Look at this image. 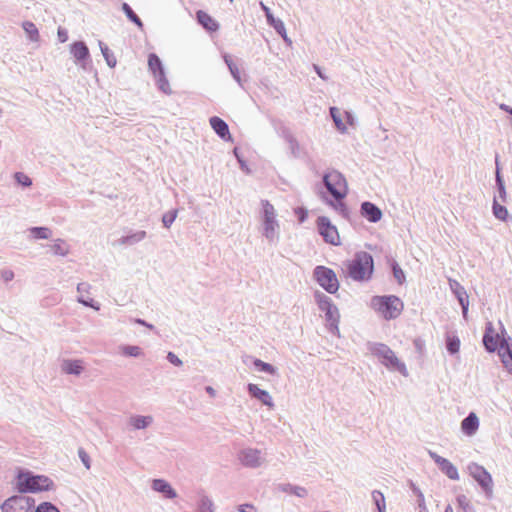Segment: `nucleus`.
<instances>
[{"label": "nucleus", "instance_id": "8fccbe9b", "mask_svg": "<svg viewBox=\"0 0 512 512\" xmlns=\"http://www.w3.org/2000/svg\"><path fill=\"white\" fill-rule=\"evenodd\" d=\"M16 182L24 187H29L32 185V180L29 176L22 172H17L14 176Z\"/></svg>", "mask_w": 512, "mask_h": 512}, {"label": "nucleus", "instance_id": "864d4df0", "mask_svg": "<svg viewBox=\"0 0 512 512\" xmlns=\"http://www.w3.org/2000/svg\"><path fill=\"white\" fill-rule=\"evenodd\" d=\"M496 188H497V190H496L494 197H498L499 202L506 203L507 202V191H506L505 185H502V186H499Z\"/></svg>", "mask_w": 512, "mask_h": 512}, {"label": "nucleus", "instance_id": "c9c22d12", "mask_svg": "<svg viewBox=\"0 0 512 512\" xmlns=\"http://www.w3.org/2000/svg\"><path fill=\"white\" fill-rule=\"evenodd\" d=\"M22 28L26 34V37L31 42H39L40 34L36 25L31 21H24L22 23Z\"/></svg>", "mask_w": 512, "mask_h": 512}, {"label": "nucleus", "instance_id": "680f3d73", "mask_svg": "<svg viewBox=\"0 0 512 512\" xmlns=\"http://www.w3.org/2000/svg\"><path fill=\"white\" fill-rule=\"evenodd\" d=\"M495 180H496V187H499V186H502V185H505L504 183V180L500 174V171H499V168L497 167L496 169V175H495Z\"/></svg>", "mask_w": 512, "mask_h": 512}, {"label": "nucleus", "instance_id": "f257e3e1", "mask_svg": "<svg viewBox=\"0 0 512 512\" xmlns=\"http://www.w3.org/2000/svg\"><path fill=\"white\" fill-rule=\"evenodd\" d=\"M259 211V232L262 237L271 245L280 240L281 226L275 207L268 201H261Z\"/></svg>", "mask_w": 512, "mask_h": 512}, {"label": "nucleus", "instance_id": "c03bdc74", "mask_svg": "<svg viewBox=\"0 0 512 512\" xmlns=\"http://www.w3.org/2000/svg\"><path fill=\"white\" fill-rule=\"evenodd\" d=\"M448 283L451 292L455 295L456 298L467 293L465 288L457 280L449 278Z\"/></svg>", "mask_w": 512, "mask_h": 512}, {"label": "nucleus", "instance_id": "dca6fc26", "mask_svg": "<svg viewBox=\"0 0 512 512\" xmlns=\"http://www.w3.org/2000/svg\"><path fill=\"white\" fill-rule=\"evenodd\" d=\"M429 456L434 460L439 469L451 480H459V473L456 466L448 459L438 455L436 452L429 450Z\"/></svg>", "mask_w": 512, "mask_h": 512}, {"label": "nucleus", "instance_id": "c756f323", "mask_svg": "<svg viewBox=\"0 0 512 512\" xmlns=\"http://www.w3.org/2000/svg\"><path fill=\"white\" fill-rule=\"evenodd\" d=\"M246 359L252 362V364L254 365L255 369L258 372H263L272 376L278 375V369L272 364L264 362L257 358H253L251 356H247Z\"/></svg>", "mask_w": 512, "mask_h": 512}, {"label": "nucleus", "instance_id": "4d7b16f0", "mask_svg": "<svg viewBox=\"0 0 512 512\" xmlns=\"http://www.w3.org/2000/svg\"><path fill=\"white\" fill-rule=\"evenodd\" d=\"M167 360H168L171 364H173V365H175V366H177V367H180V366H182V365H183L182 360H181V359H180L176 354H174L173 352H169V353L167 354Z\"/></svg>", "mask_w": 512, "mask_h": 512}, {"label": "nucleus", "instance_id": "412c9836", "mask_svg": "<svg viewBox=\"0 0 512 512\" xmlns=\"http://www.w3.org/2000/svg\"><path fill=\"white\" fill-rule=\"evenodd\" d=\"M154 423L152 415L132 414L128 417L127 425L131 430H145Z\"/></svg>", "mask_w": 512, "mask_h": 512}, {"label": "nucleus", "instance_id": "423d86ee", "mask_svg": "<svg viewBox=\"0 0 512 512\" xmlns=\"http://www.w3.org/2000/svg\"><path fill=\"white\" fill-rule=\"evenodd\" d=\"M373 270V258L365 251L357 252L347 264L348 275L355 281H368L373 274Z\"/></svg>", "mask_w": 512, "mask_h": 512}, {"label": "nucleus", "instance_id": "0e129e2a", "mask_svg": "<svg viewBox=\"0 0 512 512\" xmlns=\"http://www.w3.org/2000/svg\"><path fill=\"white\" fill-rule=\"evenodd\" d=\"M288 142L290 144V148L294 151L295 148L298 147V142L295 138H293L292 136H289L288 137Z\"/></svg>", "mask_w": 512, "mask_h": 512}, {"label": "nucleus", "instance_id": "e433bc0d", "mask_svg": "<svg viewBox=\"0 0 512 512\" xmlns=\"http://www.w3.org/2000/svg\"><path fill=\"white\" fill-rule=\"evenodd\" d=\"M371 499L376 506L377 512H387L385 496L381 491L373 490L371 492Z\"/></svg>", "mask_w": 512, "mask_h": 512}, {"label": "nucleus", "instance_id": "338daca9", "mask_svg": "<svg viewBox=\"0 0 512 512\" xmlns=\"http://www.w3.org/2000/svg\"><path fill=\"white\" fill-rule=\"evenodd\" d=\"M205 390L211 397L214 398L216 396V390L212 386H207Z\"/></svg>", "mask_w": 512, "mask_h": 512}, {"label": "nucleus", "instance_id": "de8ad7c7", "mask_svg": "<svg viewBox=\"0 0 512 512\" xmlns=\"http://www.w3.org/2000/svg\"><path fill=\"white\" fill-rule=\"evenodd\" d=\"M392 271H393V276L396 279V281L399 284H403L405 282V274H404L403 270L401 269V267L396 262L392 263Z\"/></svg>", "mask_w": 512, "mask_h": 512}, {"label": "nucleus", "instance_id": "1a4fd4ad", "mask_svg": "<svg viewBox=\"0 0 512 512\" xmlns=\"http://www.w3.org/2000/svg\"><path fill=\"white\" fill-rule=\"evenodd\" d=\"M315 281L328 293L334 294L339 289V281L335 272L325 266H316L313 271Z\"/></svg>", "mask_w": 512, "mask_h": 512}, {"label": "nucleus", "instance_id": "052dcab7", "mask_svg": "<svg viewBox=\"0 0 512 512\" xmlns=\"http://www.w3.org/2000/svg\"><path fill=\"white\" fill-rule=\"evenodd\" d=\"M57 37L61 43H65L68 40V32L66 29L59 27L57 30Z\"/></svg>", "mask_w": 512, "mask_h": 512}, {"label": "nucleus", "instance_id": "09e8293b", "mask_svg": "<svg viewBox=\"0 0 512 512\" xmlns=\"http://www.w3.org/2000/svg\"><path fill=\"white\" fill-rule=\"evenodd\" d=\"M33 512H60L59 509L50 502H43L37 506Z\"/></svg>", "mask_w": 512, "mask_h": 512}, {"label": "nucleus", "instance_id": "7ed1b4c3", "mask_svg": "<svg viewBox=\"0 0 512 512\" xmlns=\"http://www.w3.org/2000/svg\"><path fill=\"white\" fill-rule=\"evenodd\" d=\"M323 182L329 193L334 197L335 201H327L336 211L345 209L344 203L341 201L348 193V185L345 177L337 170L327 172L323 177Z\"/></svg>", "mask_w": 512, "mask_h": 512}, {"label": "nucleus", "instance_id": "6ab92c4d", "mask_svg": "<svg viewBox=\"0 0 512 512\" xmlns=\"http://www.w3.org/2000/svg\"><path fill=\"white\" fill-rule=\"evenodd\" d=\"M151 489L160 494L164 499L173 500L177 498L178 493L173 486L165 479L157 478L151 481Z\"/></svg>", "mask_w": 512, "mask_h": 512}, {"label": "nucleus", "instance_id": "2eb2a0df", "mask_svg": "<svg viewBox=\"0 0 512 512\" xmlns=\"http://www.w3.org/2000/svg\"><path fill=\"white\" fill-rule=\"evenodd\" d=\"M247 392L251 398L257 400L263 406H266L269 410L274 409L275 404L269 391L262 389L257 384L249 383L247 384Z\"/></svg>", "mask_w": 512, "mask_h": 512}, {"label": "nucleus", "instance_id": "473e14b6", "mask_svg": "<svg viewBox=\"0 0 512 512\" xmlns=\"http://www.w3.org/2000/svg\"><path fill=\"white\" fill-rule=\"evenodd\" d=\"M119 352L124 357L142 358L145 353L138 345H120Z\"/></svg>", "mask_w": 512, "mask_h": 512}, {"label": "nucleus", "instance_id": "79ce46f5", "mask_svg": "<svg viewBox=\"0 0 512 512\" xmlns=\"http://www.w3.org/2000/svg\"><path fill=\"white\" fill-rule=\"evenodd\" d=\"M412 491L417 497L419 512H429L423 492L415 485H412Z\"/></svg>", "mask_w": 512, "mask_h": 512}, {"label": "nucleus", "instance_id": "a19ab883", "mask_svg": "<svg viewBox=\"0 0 512 512\" xmlns=\"http://www.w3.org/2000/svg\"><path fill=\"white\" fill-rule=\"evenodd\" d=\"M330 114L337 129L342 133L346 132L347 128L342 121L340 110L336 107H331Z\"/></svg>", "mask_w": 512, "mask_h": 512}, {"label": "nucleus", "instance_id": "a878e982", "mask_svg": "<svg viewBox=\"0 0 512 512\" xmlns=\"http://www.w3.org/2000/svg\"><path fill=\"white\" fill-rule=\"evenodd\" d=\"M209 123L215 133L223 140H230L231 135L227 123L217 116L210 118Z\"/></svg>", "mask_w": 512, "mask_h": 512}, {"label": "nucleus", "instance_id": "49530a36", "mask_svg": "<svg viewBox=\"0 0 512 512\" xmlns=\"http://www.w3.org/2000/svg\"><path fill=\"white\" fill-rule=\"evenodd\" d=\"M178 210L173 209L168 212H166L162 217V223L165 228H170L175 219L177 218Z\"/></svg>", "mask_w": 512, "mask_h": 512}, {"label": "nucleus", "instance_id": "69168bd1", "mask_svg": "<svg viewBox=\"0 0 512 512\" xmlns=\"http://www.w3.org/2000/svg\"><path fill=\"white\" fill-rule=\"evenodd\" d=\"M499 108L507 113H509L512 116V107L508 106L507 104H500Z\"/></svg>", "mask_w": 512, "mask_h": 512}, {"label": "nucleus", "instance_id": "9d476101", "mask_svg": "<svg viewBox=\"0 0 512 512\" xmlns=\"http://www.w3.org/2000/svg\"><path fill=\"white\" fill-rule=\"evenodd\" d=\"M239 463L250 469H257L266 464V457L262 450L253 447H244L238 454Z\"/></svg>", "mask_w": 512, "mask_h": 512}, {"label": "nucleus", "instance_id": "4c0bfd02", "mask_svg": "<svg viewBox=\"0 0 512 512\" xmlns=\"http://www.w3.org/2000/svg\"><path fill=\"white\" fill-rule=\"evenodd\" d=\"M148 68L152 75L165 70L160 58L153 53H151L148 57Z\"/></svg>", "mask_w": 512, "mask_h": 512}, {"label": "nucleus", "instance_id": "393cba45", "mask_svg": "<svg viewBox=\"0 0 512 512\" xmlns=\"http://www.w3.org/2000/svg\"><path fill=\"white\" fill-rule=\"evenodd\" d=\"M49 251L53 256L57 257H67L71 253V245L62 238L54 239L48 245Z\"/></svg>", "mask_w": 512, "mask_h": 512}, {"label": "nucleus", "instance_id": "603ef678", "mask_svg": "<svg viewBox=\"0 0 512 512\" xmlns=\"http://www.w3.org/2000/svg\"><path fill=\"white\" fill-rule=\"evenodd\" d=\"M14 277H15V274L11 269L5 268V269L0 270V279L4 283L11 282L14 279Z\"/></svg>", "mask_w": 512, "mask_h": 512}, {"label": "nucleus", "instance_id": "f3484780", "mask_svg": "<svg viewBox=\"0 0 512 512\" xmlns=\"http://www.w3.org/2000/svg\"><path fill=\"white\" fill-rule=\"evenodd\" d=\"M496 351H498L504 369L512 375V339L510 337L502 338Z\"/></svg>", "mask_w": 512, "mask_h": 512}, {"label": "nucleus", "instance_id": "9b49d317", "mask_svg": "<svg viewBox=\"0 0 512 512\" xmlns=\"http://www.w3.org/2000/svg\"><path fill=\"white\" fill-rule=\"evenodd\" d=\"M69 53L74 63L84 71L90 69L91 57L89 48L83 41H75L69 45Z\"/></svg>", "mask_w": 512, "mask_h": 512}, {"label": "nucleus", "instance_id": "72a5a7b5", "mask_svg": "<svg viewBox=\"0 0 512 512\" xmlns=\"http://www.w3.org/2000/svg\"><path fill=\"white\" fill-rule=\"evenodd\" d=\"M155 83L158 89L166 95L172 94V89L170 87V83L166 77L165 70L160 71L153 75Z\"/></svg>", "mask_w": 512, "mask_h": 512}, {"label": "nucleus", "instance_id": "774afa93", "mask_svg": "<svg viewBox=\"0 0 512 512\" xmlns=\"http://www.w3.org/2000/svg\"><path fill=\"white\" fill-rule=\"evenodd\" d=\"M314 70L316 71V73L318 74V76H319L320 78H322L323 80H326V79H327V77L322 73V71H321V69H320V67H319V66L314 65Z\"/></svg>", "mask_w": 512, "mask_h": 512}, {"label": "nucleus", "instance_id": "2f4dec72", "mask_svg": "<svg viewBox=\"0 0 512 512\" xmlns=\"http://www.w3.org/2000/svg\"><path fill=\"white\" fill-rule=\"evenodd\" d=\"M197 20L208 31L213 32L219 28L218 23L204 11L200 10L197 12Z\"/></svg>", "mask_w": 512, "mask_h": 512}, {"label": "nucleus", "instance_id": "a18cd8bd", "mask_svg": "<svg viewBox=\"0 0 512 512\" xmlns=\"http://www.w3.org/2000/svg\"><path fill=\"white\" fill-rule=\"evenodd\" d=\"M267 22L279 35L285 34V24L282 20L276 19L273 15L267 18Z\"/></svg>", "mask_w": 512, "mask_h": 512}, {"label": "nucleus", "instance_id": "e2e57ef3", "mask_svg": "<svg viewBox=\"0 0 512 512\" xmlns=\"http://www.w3.org/2000/svg\"><path fill=\"white\" fill-rule=\"evenodd\" d=\"M260 7L264 11L266 19L273 15L269 7L266 6L263 2H260Z\"/></svg>", "mask_w": 512, "mask_h": 512}, {"label": "nucleus", "instance_id": "7c9ffc66", "mask_svg": "<svg viewBox=\"0 0 512 512\" xmlns=\"http://www.w3.org/2000/svg\"><path fill=\"white\" fill-rule=\"evenodd\" d=\"M446 349L450 355H457L460 352L461 341L455 333L445 335Z\"/></svg>", "mask_w": 512, "mask_h": 512}, {"label": "nucleus", "instance_id": "3c124183", "mask_svg": "<svg viewBox=\"0 0 512 512\" xmlns=\"http://www.w3.org/2000/svg\"><path fill=\"white\" fill-rule=\"evenodd\" d=\"M457 300L462 308L463 317L466 319L468 314L469 300L468 295L465 293L463 296H458Z\"/></svg>", "mask_w": 512, "mask_h": 512}, {"label": "nucleus", "instance_id": "6e6552de", "mask_svg": "<svg viewBox=\"0 0 512 512\" xmlns=\"http://www.w3.org/2000/svg\"><path fill=\"white\" fill-rule=\"evenodd\" d=\"M467 472L478 483L486 497L492 498L494 483L491 474L476 462H471L467 465Z\"/></svg>", "mask_w": 512, "mask_h": 512}, {"label": "nucleus", "instance_id": "f8f14e48", "mask_svg": "<svg viewBox=\"0 0 512 512\" xmlns=\"http://www.w3.org/2000/svg\"><path fill=\"white\" fill-rule=\"evenodd\" d=\"M34 499L26 496H12L1 505L2 512H33Z\"/></svg>", "mask_w": 512, "mask_h": 512}, {"label": "nucleus", "instance_id": "f704fd0d", "mask_svg": "<svg viewBox=\"0 0 512 512\" xmlns=\"http://www.w3.org/2000/svg\"><path fill=\"white\" fill-rule=\"evenodd\" d=\"M492 213L493 216L500 221H507L509 218L507 208L498 201V197L493 198Z\"/></svg>", "mask_w": 512, "mask_h": 512}, {"label": "nucleus", "instance_id": "bb28decb", "mask_svg": "<svg viewBox=\"0 0 512 512\" xmlns=\"http://www.w3.org/2000/svg\"><path fill=\"white\" fill-rule=\"evenodd\" d=\"M195 512H216L213 499L205 492L198 494Z\"/></svg>", "mask_w": 512, "mask_h": 512}, {"label": "nucleus", "instance_id": "f03ea898", "mask_svg": "<svg viewBox=\"0 0 512 512\" xmlns=\"http://www.w3.org/2000/svg\"><path fill=\"white\" fill-rule=\"evenodd\" d=\"M15 486L20 493H40L55 489L53 480L48 476L36 475L27 470L18 471Z\"/></svg>", "mask_w": 512, "mask_h": 512}, {"label": "nucleus", "instance_id": "4468645a", "mask_svg": "<svg viewBox=\"0 0 512 512\" xmlns=\"http://www.w3.org/2000/svg\"><path fill=\"white\" fill-rule=\"evenodd\" d=\"M92 286L88 282H80L76 286V301L85 307H90L95 311L100 310V303L91 297Z\"/></svg>", "mask_w": 512, "mask_h": 512}, {"label": "nucleus", "instance_id": "ddd939ff", "mask_svg": "<svg viewBox=\"0 0 512 512\" xmlns=\"http://www.w3.org/2000/svg\"><path fill=\"white\" fill-rule=\"evenodd\" d=\"M317 228L319 234L323 237L326 243H329L334 246H338L341 244L340 236L336 226H334L330 219L325 216H320L317 219Z\"/></svg>", "mask_w": 512, "mask_h": 512}, {"label": "nucleus", "instance_id": "5fc2aeb1", "mask_svg": "<svg viewBox=\"0 0 512 512\" xmlns=\"http://www.w3.org/2000/svg\"><path fill=\"white\" fill-rule=\"evenodd\" d=\"M294 213L298 217L299 223H304L308 217V211L304 207L295 208Z\"/></svg>", "mask_w": 512, "mask_h": 512}, {"label": "nucleus", "instance_id": "0eeeda50", "mask_svg": "<svg viewBox=\"0 0 512 512\" xmlns=\"http://www.w3.org/2000/svg\"><path fill=\"white\" fill-rule=\"evenodd\" d=\"M315 300L319 309L325 313V320L329 330L339 336L340 313L332 299L322 292L315 293Z\"/></svg>", "mask_w": 512, "mask_h": 512}, {"label": "nucleus", "instance_id": "a211bd4d", "mask_svg": "<svg viewBox=\"0 0 512 512\" xmlns=\"http://www.w3.org/2000/svg\"><path fill=\"white\" fill-rule=\"evenodd\" d=\"M502 338H506L504 336V331H502V334L497 333L493 327V324L488 322L486 324L485 333L483 336V344L486 350L489 352L496 351Z\"/></svg>", "mask_w": 512, "mask_h": 512}, {"label": "nucleus", "instance_id": "bf43d9fd", "mask_svg": "<svg viewBox=\"0 0 512 512\" xmlns=\"http://www.w3.org/2000/svg\"><path fill=\"white\" fill-rule=\"evenodd\" d=\"M78 454H79V457L82 461V463L84 464V466L89 469L90 468V458L89 456L87 455V453L83 450V449H80L78 451Z\"/></svg>", "mask_w": 512, "mask_h": 512}, {"label": "nucleus", "instance_id": "ea45409f", "mask_svg": "<svg viewBox=\"0 0 512 512\" xmlns=\"http://www.w3.org/2000/svg\"><path fill=\"white\" fill-rule=\"evenodd\" d=\"M224 61L226 65L228 66V69L234 78V80L241 85V76H240V70L238 66L233 62L231 56L225 54L224 55Z\"/></svg>", "mask_w": 512, "mask_h": 512}, {"label": "nucleus", "instance_id": "13d9d810", "mask_svg": "<svg viewBox=\"0 0 512 512\" xmlns=\"http://www.w3.org/2000/svg\"><path fill=\"white\" fill-rule=\"evenodd\" d=\"M457 502L459 507L462 508L464 511H467V509L470 507V502L465 495H459L457 497Z\"/></svg>", "mask_w": 512, "mask_h": 512}, {"label": "nucleus", "instance_id": "6e6d98bb", "mask_svg": "<svg viewBox=\"0 0 512 512\" xmlns=\"http://www.w3.org/2000/svg\"><path fill=\"white\" fill-rule=\"evenodd\" d=\"M238 512H258L257 507L252 503H244L237 506Z\"/></svg>", "mask_w": 512, "mask_h": 512}, {"label": "nucleus", "instance_id": "20e7f679", "mask_svg": "<svg viewBox=\"0 0 512 512\" xmlns=\"http://www.w3.org/2000/svg\"><path fill=\"white\" fill-rule=\"evenodd\" d=\"M368 349L371 355L376 357L380 363L389 371H397L402 376L408 377L409 372L406 364L400 360L394 351L383 343H369Z\"/></svg>", "mask_w": 512, "mask_h": 512}, {"label": "nucleus", "instance_id": "58836bf2", "mask_svg": "<svg viewBox=\"0 0 512 512\" xmlns=\"http://www.w3.org/2000/svg\"><path fill=\"white\" fill-rule=\"evenodd\" d=\"M99 47H100V50H101V53L107 63V65L110 67V68H114L117 64V60H116V57L114 56V54L110 51V49L103 43V42H99Z\"/></svg>", "mask_w": 512, "mask_h": 512}, {"label": "nucleus", "instance_id": "4be33fe9", "mask_svg": "<svg viewBox=\"0 0 512 512\" xmlns=\"http://www.w3.org/2000/svg\"><path fill=\"white\" fill-rule=\"evenodd\" d=\"M480 426V420L476 413L470 412L467 417H465L460 424V428L462 433L467 437L474 436Z\"/></svg>", "mask_w": 512, "mask_h": 512}, {"label": "nucleus", "instance_id": "cd10ccee", "mask_svg": "<svg viewBox=\"0 0 512 512\" xmlns=\"http://www.w3.org/2000/svg\"><path fill=\"white\" fill-rule=\"evenodd\" d=\"M28 239L31 241L48 240L52 237V230L46 226H35L27 229Z\"/></svg>", "mask_w": 512, "mask_h": 512}, {"label": "nucleus", "instance_id": "39448f33", "mask_svg": "<svg viewBox=\"0 0 512 512\" xmlns=\"http://www.w3.org/2000/svg\"><path fill=\"white\" fill-rule=\"evenodd\" d=\"M370 306L385 320L398 318L404 309L403 301L395 295L374 296L371 298Z\"/></svg>", "mask_w": 512, "mask_h": 512}, {"label": "nucleus", "instance_id": "aec40b11", "mask_svg": "<svg viewBox=\"0 0 512 512\" xmlns=\"http://www.w3.org/2000/svg\"><path fill=\"white\" fill-rule=\"evenodd\" d=\"M86 365L82 359H64L60 364L61 372L67 375L80 376Z\"/></svg>", "mask_w": 512, "mask_h": 512}, {"label": "nucleus", "instance_id": "37998d69", "mask_svg": "<svg viewBox=\"0 0 512 512\" xmlns=\"http://www.w3.org/2000/svg\"><path fill=\"white\" fill-rule=\"evenodd\" d=\"M122 10L126 14L129 20L135 23L138 27L142 28L143 24L140 18L134 13L132 8L127 4L123 3Z\"/></svg>", "mask_w": 512, "mask_h": 512}, {"label": "nucleus", "instance_id": "b1692460", "mask_svg": "<svg viewBox=\"0 0 512 512\" xmlns=\"http://www.w3.org/2000/svg\"><path fill=\"white\" fill-rule=\"evenodd\" d=\"M361 215L371 223L379 222L383 216L380 208L368 201L361 204Z\"/></svg>", "mask_w": 512, "mask_h": 512}, {"label": "nucleus", "instance_id": "c85d7f7f", "mask_svg": "<svg viewBox=\"0 0 512 512\" xmlns=\"http://www.w3.org/2000/svg\"><path fill=\"white\" fill-rule=\"evenodd\" d=\"M278 489L283 493L294 495L298 498H306L308 496V490L305 487L299 485L284 483L280 484Z\"/></svg>", "mask_w": 512, "mask_h": 512}, {"label": "nucleus", "instance_id": "5701e85b", "mask_svg": "<svg viewBox=\"0 0 512 512\" xmlns=\"http://www.w3.org/2000/svg\"><path fill=\"white\" fill-rule=\"evenodd\" d=\"M147 237V232L144 230L129 231L127 234L122 235L117 243L120 246L130 247L142 242Z\"/></svg>", "mask_w": 512, "mask_h": 512}]
</instances>
